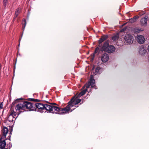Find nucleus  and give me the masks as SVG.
Segmentation results:
<instances>
[{"label":"nucleus","instance_id":"26","mask_svg":"<svg viewBox=\"0 0 149 149\" xmlns=\"http://www.w3.org/2000/svg\"><path fill=\"white\" fill-rule=\"evenodd\" d=\"M10 114L13 115V116L15 117L17 115V113L15 112L14 111H12L11 112Z\"/></svg>","mask_w":149,"mask_h":149},{"label":"nucleus","instance_id":"16","mask_svg":"<svg viewBox=\"0 0 149 149\" xmlns=\"http://www.w3.org/2000/svg\"><path fill=\"white\" fill-rule=\"evenodd\" d=\"M115 50V48L113 46H109L106 52L108 53H111L114 52Z\"/></svg>","mask_w":149,"mask_h":149},{"label":"nucleus","instance_id":"1","mask_svg":"<svg viewBox=\"0 0 149 149\" xmlns=\"http://www.w3.org/2000/svg\"><path fill=\"white\" fill-rule=\"evenodd\" d=\"M90 85L91 86V87H93L95 89H96V86L95 85V80L93 79V75H91V76L90 81L88 84H85L83 86L82 88L83 90L78 94L77 97H80L84 95L87 91Z\"/></svg>","mask_w":149,"mask_h":149},{"label":"nucleus","instance_id":"18","mask_svg":"<svg viewBox=\"0 0 149 149\" xmlns=\"http://www.w3.org/2000/svg\"><path fill=\"white\" fill-rule=\"evenodd\" d=\"M36 106L38 109H44L45 104L40 103H37L36 104Z\"/></svg>","mask_w":149,"mask_h":149},{"label":"nucleus","instance_id":"21","mask_svg":"<svg viewBox=\"0 0 149 149\" xmlns=\"http://www.w3.org/2000/svg\"><path fill=\"white\" fill-rule=\"evenodd\" d=\"M108 36L107 35L104 36L102 37L99 40V42L101 43L104 41L106 40Z\"/></svg>","mask_w":149,"mask_h":149},{"label":"nucleus","instance_id":"20","mask_svg":"<svg viewBox=\"0 0 149 149\" xmlns=\"http://www.w3.org/2000/svg\"><path fill=\"white\" fill-rule=\"evenodd\" d=\"M21 10V8H18L17 9L15 12V16L14 18V19H15V18L18 15L19 13Z\"/></svg>","mask_w":149,"mask_h":149},{"label":"nucleus","instance_id":"4","mask_svg":"<svg viewBox=\"0 0 149 149\" xmlns=\"http://www.w3.org/2000/svg\"><path fill=\"white\" fill-rule=\"evenodd\" d=\"M125 42L128 44H132L134 40L133 36L130 34H127L124 37Z\"/></svg>","mask_w":149,"mask_h":149},{"label":"nucleus","instance_id":"19","mask_svg":"<svg viewBox=\"0 0 149 149\" xmlns=\"http://www.w3.org/2000/svg\"><path fill=\"white\" fill-rule=\"evenodd\" d=\"M143 31V29L137 27L135 28L134 29V32L136 33H139Z\"/></svg>","mask_w":149,"mask_h":149},{"label":"nucleus","instance_id":"29","mask_svg":"<svg viewBox=\"0 0 149 149\" xmlns=\"http://www.w3.org/2000/svg\"><path fill=\"white\" fill-rule=\"evenodd\" d=\"M7 146H8V148H9V149H10V148L12 146V145H11V143H9V144H7Z\"/></svg>","mask_w":149,"mask_h":149},{"label":"nucleus","instance_id":"10","mask_svg":"<svg viewBox=\"0 0 149 149\" xmlns=\"http://www.w3.org/2000/svg\"><path fill=\"white\" fill-rule=\"evenodd\" d=\"M109 56L108 54H104L101 56V60L102 62L104 63H105L107 62L109 59Z\"/></svg>","mask_w":149,"mask_h":149},{"label":"nucleus","instance_id":"7","mask_svg":"<svg viewBox=\"0 0 149 149\" xmlns=\"http://www.w3.org/2000/svg\"><path fill=\"white\" fill-rule=\"evenodd\" d=\"M147 50L143 45L139 47L138 52L139 54L141 56L144 55L147 53Z\"/></svg>","mask_w":149,"mask_h":149},{"label":"nucleus","instance_id":"33","mask_svg":"<svg viewBox=\"0 0 149 149\" xmlns=\"http://www.w3.org/2000/svg\"><path fill=\"white\" fill-rule=\"evenodd\" d=\"M35 100V101H38V100L37 99H34Z\"/></svg>","mask_w":149,"mask_h":149},{"label":"nucleus","instance_id":"32","mask_svg":"<svg viewBox=\"0 0 149 149\" xmlns=\"http://www.w3.org/2000/svg\"><path fill=\"white\" fill-rule=\"evenodd\" d=\"M0 149H5V148H2V147H0Z\"/></svg>","mask_w":149,"mask_h":149},{"label":"nucleus","instance_id":"3","mask_svg":"<svg viewBox=\"0 0 149 149\" xmlns=\"http://www.w3.org/2000/svg\"><path fill=\"white\" fill-rule=\"evenodd\" d=\"M81 101V100L79 99L75 98L74 97L72 98L69 102L68 104H70L72 107L74 106L75 105L78 104Z\"/></svg>","mask_w":149,"mask_h":149},{"label":"nucleus","instance_id":"9","mask_svg":"<svg viewBox=\"0 0 149 149\" xmlns=\"http://www.w3.org/2000/svg\"><path fill=\"white\" fill-rule=\"evenodd\" d=\"M8 132V130L7 127H3L1 130V137L6 138L7 134Z\"/></svg>","mask_w":149,"mask_h":149},{"label":"nucleus","instance_id":"12","mask_svg":"<svg viewBox=\"0 0 149 149\" xmlns=\"http://www.w3.org/2000/svg\"><path fill=\"white\" fill-rule=\"evenodd\" d=\"M61 108L55 106H53L51 113L59 114Z\"/></svg>","mask_w":149,"mask_h":149},{"label":"nucleus","instance_id":"17","mask_svg":"<svg viewBox=\"0 0 149 149\" xmlns=\"http://www.w3.org/2000/svg\"><path fill=\"white\" fill-rule=\"evenodd\" d=\"M17 118V117L15 118V117L13 116V115L10 114L8 116V119L9 122L13 123L14 121Z\"/></svg>","mask_w":149,"mask_h":149},{"label":"nucleus","instance_id":"35","mask_svg":"<svg viewBox=\"0 0 149 149\" xmlns=\"http://www.w3.org/2000/svg\"><path fill=\"white\" fill-rule=\"evenodd\" d=\"M132 21H134V19H132Z\"/></svg>","mask_w":149,"mask_h":149},{"label":"nucleus","instance_id":"34","mask_svg":"<svg viewBox=\"0 0 149 149\" xmlns=\"http://www.w3.org/2000/svg\"><path fill=\"white\" fill-rule=\"evenodd\" d=\"M15 101L14 102H13V103H14H14H15Z\"/></svg>","mask_w":149,"mask_h":149},{"label":"nucleus","instance_id":"13","mask_svg":"<svg viewBox=\"0 0 149 149\" xmlns=\"http://www.w3.org/2000/svg\"><path fill=\"white\" fill-rule=\"evenodd\" d=\"M53 106L48 104H45L44 109L51 113Z\"/></svg>","mask_w":149,"mask_h":149},{"label":"nucleus","instance_id":"6","mask_svg":"<svg viewBox=\"0 0 149 149\" xmlns=\"http://www.w3.org/2000/svg\"><path fill=\"white\" fill-rule=\"evenodd\" d=\"M136 40L137 42L140 44H143L145 41L144 36L142 35H138L136 37Z\"/></svg>","mask_w":149,"mask_h":149},{"label":"nucleus","instance_id":"31","mask_svg":"<svg viewBox=\"0 0 149 149\" xmlns=\"http://www.w3.org/2000/svg\"><path fill=\"white\" fill-rule=\"evenodd\" d=\"M147 49L148 52H149V45L148 46Z\"/></svg>","mask_w":149,"mask_h":149},{"label":"nucleus","instance_id":"15","mask_svg":"<svg viewBox=\"0 0 149 149\" xmlns=\"http://www.w3.org/2000/svg\"><path fill=\"white\" fill-rule=\"evenodd\" d=\"M147 18L146 17L142 18L140 21L141 25L142 26H146L147 24Z\"/></svg>","mask_w":149,"mask_h":149},{"label":"nucleus","instance_id":"28","mask_svg":"<svg viewBox=\"0 0 149 149\" xmlns=\"http://www.w3.org/2000/svg\"><path fill=\"white\" fill-rule=\"evenodd\" d=\"M7 0H4L3 1V4L4 6H6Z\"/></svg>","mask_w":149,"mask_h":149},{"label":"nucleus","instance_id":"25","mask_svg":"<svg viewBox=\"0 0 149 149\" xmlns=\"http://www.w3.org/2000/svg\"><path fill=\"white\" fill-rule=\"evenodd\" d=\"M99 50V48L98 47H97L96 48L95 51L93 54V56L92 58V60H93V59L94 57V56L95 54L96 53H97L98 51Z\"/></svg>","mask_w":149,"mask_h":149},{"label":"nucleus","instance_id":"24","mask_svg":"<svg viewBox=\"0 0 149 149\" xmlns=\"http://www.w3.org/2000/svg\"><path fill=\"white\" fill-rule=\"evenodd\" d=\"M100 69V67H97L95 70V72L94 73L95 74V75L96 74H97L99 73V70Z\"/></svg>","mask_w":149,"mask_h":149},{"label":"nucleus","instance_id":"5","mask_svg":"<svg viewBox=\"0 0 149 149\" xmlns=\"http://www.w3.org/2000/svg\"><path fill=\"white\" fill-rule=\"evenodd\" d=\"M24 105V107L25 111H28L30 110H32L31 109L33 107L32 104L29 102H23Z\"/></svg>","mask_w":149,"mask_h":149},{"label":"nucleus","instance_id":"27","mask_svg":"<svg viewBox=\"0 0 149 149\" xmlns=\"http://www.w3.org/2000/svg\"><path fill=\"white\" fill-rule=\"evenodd\" d=\"M24 21L23 22V24H24V26L23 27V29H24V28H25V27L26 24V22L25 19H24Z\"/></svg>","mask_w":149,"mask_h":149},{"label":"nucleus","instance_id":"14","mask_svg":"<svg viewBox=\"0 0 149 149\" xmlns=\"http://www.w3.org/2000/svg\"><path fill=\"white\" fill-rule=\"evenodd\" d=\"M109 46L108 42H106L103 45L102 47L101 50L102 51H104L106 52L107 50V49Z\"/></svg>","mask_w":149,"mask_h":149},{"label":"nucleus","instance_id":"8","mask_svg":"<svg viewBox=\"0 0 149 149\" xmlns=\"http://www.w3.org/2000/svg\"><path fill=\"white\" fill-rule=\"evenodd\" d=\"M16 110H18L19 112H23L25 111L23 102L22 103L18 104L16 107Z\"/></svg>","mask_w":149,"mask_h":149},{"label":"nucleus","instance_id":"11","mask_svg":"<svg viewBox=\"0 0 149 149\" xmlns=\"http://www.w3.org/2000/svg\"><path fill=\"white\" fill-rule=\"evenodd\" d=\"M7 140V139H6V138L1 137L0 139V147L5 149V147L6 145V140Z\"/></svg>","mask_w":149,"mask_h":149},{"label":"nucleus","instance_id":"30","mask_svg":"<svg viewBox=\"0 0 149 149\" xmlns=\"http://www.w3.org/2000/svg\"><path fill=\"white\" fill-rule=\"evenodd\" d=\"M3 107V104L2 103L0 104V109H2Z\"/></svg>","mask_w":149,"mask_h":149},{"label":"nucleus","instance_id":"23","mask_svg":"<svg viewBox=\"0 0 149 149\" xmlns=\"http://www.w3.org/2000/svg\"><path fill=\"white\" fill-rule=\"evenodd\" d=\"M118 34H116L112 37V39L114 41L118 39Z\"/></svg>","mask_w":149,"mask_h":149},{"label":"nucleus","instance_id":"22","mask_svg":"<svg viewBox=\"0 0 149 149\" xmlns=\"http://www.w3.org/2000/svg\"><path fill=\"white\" fill-rule=\"evenodd\" d=\"M139 17L138 16H136L134 17L131 19L130 20V21L131 23H133L135 22L139 18Z\"/></svg>","mask_w":149,"mask_h":149},{"label":"nucleus","instance_id":"2","mask_svg":"<svg viewBox=\"0 0 149 149\" xmlns=\"http://www.w3.org/2000/svg\"><path fill=\"white\" fill-rule=\"evenodd\" d=\"M72 107L70 104H68V105L65 107L63 108H61L60 111V114H64L65 113H68L70 112H72L73 110H74L75 108H74L73 109H71Z\"/></svg>","mask_w":149,"mask_h":149}]
</instances>
